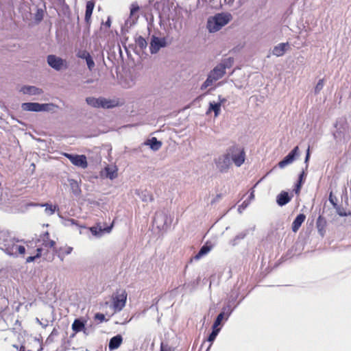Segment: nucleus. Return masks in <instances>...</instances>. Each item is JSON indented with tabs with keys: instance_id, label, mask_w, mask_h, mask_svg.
Returning <instances> with one entry per match:
<instances>
[{
	"instance_id": "nucleus-1",
	"label": "nucleus",
	"mask_w": 351,
	"mask_h": 351,
	"mask_svg": "<svg viewBox=\"0 0 351 351\" xmlns=\"http://www.w3.org/2000/svg\"><path fill=\"white\" fill-rule=\"evenodd\" d=\"M232 19L230 13H218L208 19L207 29L210 32H216L227 25Z\"/></svg>"
},
{
	"instance_id": "nucleus-2",
	"label": "nucleus",
	"mask_w": 351,
	"mask_h": 351,
	"mask_svg": "<svg viewBox=\"0 0 351 351\" xmlns=\"http://www.w3.org/2000/svg\"><path fill=\"white\" fill-rule=\"evenodd\" d=\"M47 63L53 69L60 71L63 69H66L68 68L67 62L65 60L61 58L57 57L55 55H49L47 56Z\"/></svg>"
},
{
	"instance_id": "nucleus-3",
	"label": "nucleus",
	"mask_w": 351,
	"mask_h": 351,
	"mask_svg": "<svg viewBox=\"0 0 351 351\" xmlns=\"http://www.w3.org/2000/svg\"><path fill=\"white\" fill-rule=\"evenodd\" d=\"M18 241V240L14 239L10 245H7L5 252L10 256H18L19 255H24L26 251L25 247L17 245L16 243Z\"/></svg>"
},
{
	"instance_id": "nucleus-4",
	"label": "nucleus",
	"mask_w": 351,
	"mask_h": 351,
	"mask_svg": "<svg viewBox=\"0 0 351 351\" xmlns=\"http://www.w3.org/2000/svg\"><path fill=\"white\" fill-rule=\"evenodd\" d=\"M63 155L75 166L80 167L83 169L88 167L86 157L84 155H73L68 153H64Z\"/></svg>"
},
{
	"instance_id": "nucleus-5",
	"label": "nucleus",
	"mask_w": 351,
	"mask_h": 351,
	"mask_svg": "<svg viewBox=\"0 0 351 351\" xmlns=\"http://www.w3.org/2000/svg\"><path fill=\"white\" fill-rule=\"evenodd\" d=\"M167 46V40L165 38H158L154 35L152 36L149 50L152 54L156 53L158 51Z\"/></svg>"
},
{
	"instance_id": "nucleus-6",
	"label": "nucleus",
	"mask_w": 351,
	"mask_h": 351,
	"mask_svg": "<svg viewBox=\"0 0 351 351\" xmlns=\"http://www.w3.org/2000/svg\"><path fill=\"white\" fill-rule=\"evenodd\" d=\"M230 151L232 154V160L234 163L240 167L245 161V152L243 149L233 146Z\"/></svg>"
},
{
	"instance_id": "nucleus-7",
	"label": "nucleus",
	"mask_w": 351,
	"mask_h": 351,
	"mask_svg": "<svg viewBox=\"0 0 351 351\" xmlns=\"http://www.w3.org/2000/svg\"><path fill=\"white\" fill-rule=\"evenodd\" d=\"M127 300V293L123 291L120 294L113 298V308L114 312L121 311L125 306Z\"/></svg>"
},
{
	"instance_id": "nucleus-8",
	"label": "nucleus",
	"mask_w": 351,
	"mask_h": 351,
	"mask_svg": "<svg viewBox=\"0 0 351 351\" xmlns=\"http://www.w3.org/2000/svg\"><path fill=\"white\" fill-rule=\"evenodd\" d=\"M33 244L34 243L31 241L26 242L27 251L30 254V256L26 258V263L33 262L36 258L41 256L43 249L37 247L34 252L33 249L36 246H33Z\"/></svg>"
},
{
	"instance_id": "nucleus-9",
	"label": "nucleus",
	"mask_w": 351,
	"mask_h": 351,
	"mask_svg": "<svg viewBox=\"0 0 351 351\" xmlns=\"http://www.w3.org/2000/svg\"><path fill=\"white\" fill-rule=\"evenodd\" d=\"M95 5V0L88 1L86 3V10L84 15V21L86 25L89 27L92 23V14Z\"/></svg>"
},
{
	"instance_id": "nucleus-10",
	"label": "nucleus",
	"mask_w": 351,
	"mask_h": 351,
	"mask_svg": "<svg viewBox=\"0 0 351 351\" xmlns=\"http://www.w3.org/2000/svg\"><path fill=\"white\" fill-rule=\"evenodd\" d=\"M299 148L298 146L293 148V149L284 158L283 160L278 162V167L280 168H284L289 164H291L295 159V156L298 154Z\"/></svg>"
},
{
	"instance_id": "nucleus-11",
	"label": "nucleus",
	"mask_w": 351,
	"mask_h": 351,
	"mask_svg": "<svg viewBox=\"0 0 351 351\" xmlns=\"http://www.w3.org/2000/svg\"><path fill=\"white\" fill-rule=\"evenodd\" d=\"M226 66L223 64H220L215 66L210 73L209 75L213 80L217 81L221 79L226 73Z\"/></svg>"
},
{
	"instance_id": "nucleus-12",
	"label": "nucleus",
	"mask_w": 351,
	"mask_h": 351,
	"mask_svg": "<svg viewBox=\"0 0 351 351\" xmlns=\"http://www.w3.org/2000/svg\"><path fill=\"white\" fill-rule=\"evenodd\" d=\"M230 165V159L229 154L220 157L217 162V166L221 172L226 171Z\"/></svg>"
},
{
	"instance_id": "nucleus-13",
	"label": "nucleus",
	"mask_w": 351,
	"mask_h": 351,
	"mask_svg": "<svg viewBox=\"0 0 351 351\" xmlns=\"http://www.w3.org/2000/svg\"><path fill=\"white\" fill-rule=\"evenodd\" d=\"M15 238L12 237L7 232H0V246L1 248L5 252L6 250L7 245H10Z\"/></svg>"
},
{
	"instance_id": "nucleus-14",
	"label": "nucleus",
	"mask_w": 351,
	"mask_h": 351,
	"mask_svg": "<svg viewBox=\"0 0 351 351\" xmlns=\"http://www.w3.org/2000/svg\"><path fill=\"white\" fill-rule=\"evenodd\" d=\"M112 227L113 223L110 226L104 228H102V226L100 225V223H97V226L90 227L89 230L94 236L99 237L101 236V234L104 232L109 233L112 230Z\"/></svg>"
},
{
	"instance_id": "nucleus-15",
	"label": "nucleus",
	"mask_w": 351,
	"mask_h": 351,
	"mask_svg": "<svg viewBox=\"0 0 351 351\" xmlns=\"http://www.w3.org/2000/svg\"><path fill=\"white\" fill-rule=\"evenodd\" d=\"M86 321L82 319H75L72 324V330L75 332H84L86 333L85 324Z\"/></svg>"
},
{
	"instance_id": "nucleus-16",
	"label": "nucleus",
	"mask_w": 351,
	"mask_h": 351,
	"mask_svg": "<svg viewBox=\"0 0 351 351\" xmlns=\"http://www.w3.org/2000/svg\"><path fill=\"white\" fill-rule=\"evenodd\" d=\"M123 342V337L121 335H117L112 337L109 341L108 348L110 350H114L120 347Z\"/></svg>"
},
{
	"instance_id": "nucleus-17",
	"label": "nucleus",
	"mask_w": 351,
	"mask_h": 351,
	"mask_svg": "<svg viewBox=\"0 0 351 351\" xmlns=\"http://www.w3.org/2000/svg\"><path fill=\"white\" fill-rule=\"evenodd\" d=\"M306 219V215L303 213L299 214L292 223V231L296 232L300 229L301 225Z\"/></svg>"
},
{
	"instance_id": "nucleus-18",
	"label": "nucleus",
	"mask_w": 351,
	"mask_h": 351,
	"mask_svg": "<svg viewBox=\"0 0 351 351\" xmlns=\"http://www.w3.org/2000/svg\"><path fill=\"white\" fill-rule=\"evenodd\" d=\"M21 91L24 94L30 95H37L43 93L41 89L33 86H24L21 88Z\"/></svg>"
},
{
	"instance_id": "nucleus-19",
	"label": "nucleus",
	"mask_w": 351,
	"mask_h": 351,
	"mask_svg": "<svg viewBox=\"0 0 351 351\" xmlns=\"http://www.w3.org/2000/svg\"><path fill=\"white\" fill-rule=\"evenodd\" d=\"M316 227L319 234L324 237L326 233V221L324 217L319 216L317 222Z\"/></svg>"
},
{
	"instance_id": "nucleus-20",
	"label": "nucleus",
	"mask_w": 351,
	"mask_h": 351,
	"mask_svg": "<svg viewBox=\"0 0 351 351\" xmlns=\"http://www.w3.org/2000/svg\"><path fill=\"white\" fill-rule=\"evenodd\" d=\"M289 47L288 43H280L277 46H275L273 49V54L279 57L284 55L285 51L287 49V47Z\"/></svg>"
},
{
	"instance_id": "nucleus-21",
	"label": "nucleus",
	"mask_w": 351,
	"mask_h": 351,
	"mask_svg": "<svg viewBox=\"0 0 351 351\" xmlns=\"http://www.w3.org/2000/svg\"><path fill=\"white\" fill-rule=\"evenodd\" d=\"M119 105V102L114 99H107L101 97L100 108H112Z\"/></svg>"
},
{
	"instance_id": "nucleus-22",
	"label": "nucleus",
	"mask_w": 351,
	"mask_h": 351,
	"mask_svg": "<svg viewBox=\"0 0 351 351\" xmlns=\"http://www.w3.org/2000/svg\"><path fill=\"white\" fill-rule=\"evenodd\" d=\"M291 201V197L289 196V194L286 191H282L277 196V203L279 206H284L288 204Z\"/></svg>"
},
{
	"instance_id": "nucleus-23",
	"label": "nucleus",
	"mask_w": 351,
	"mask_h": 351,
	"mask_svg": "<svg viewBox=\"0 0 351 351\" xmlns=\"http://www.w3.org/2000/svg\"><path fill=\"white\" fill-rule=\"evenodd\" d=\"M22 108L25 111L39 112L40 104L33 102L23 103Z\"/></svg>"
},
{
	"instance_id": "nucleus-24",
	"label": "nucleus",
	"mask_w": 351,
	"mask_h": 351,
	"mask_svg": "<svg viewBox=\"0 0 351 351\" xmlns=\"http://www.w3.org/2000/svg\"><path fill=\"white\" fill-rule=\"evenodd\" d=\"M225 99H223L221 102L219 103H213L210 102L209 104V108L207 111V114L210 113L212 110L215 112V117H217L221 111V103L223 102Z\"/></svg>"
},
{
	"instance_id": "nucleus-25",
	"label": "nucleus",
	"mask_w": 351,
	"mask_h": 351,
	"mask_svg": "<svg viewBox=\"0 0 351 351\" xmlns=\"http://www.w3.org/2000/svg\"><path fill=\"white\" fill-rule=\"evenodd\" d=\"M145 144L149 145L150 148L154 151L158 150L162 146V143L158 141L156 137L147 140Z\"/></svg>"
},
{
	"instance_id": "nucleus-26",
	"label": "nucleus",
	"mask_w": 351,
	"mask_h": 351,
	"mask_svg": "<svg viewBox=\"0 0 351 351\" xmlns=\"http://www.w3.org/2000/svg\"><path fill=\"white\" fill-rule=\"evenodd\" d=\"M105 173L106 178L113 180L117 177V169L115 167H105Z\"/></svg>"
},
{
	"instance_id": "nucleus-27",
	"label": "nucleus",
	"mask_w": 351,
	"mask_h": 351,
	"mask_svg": "<svg viewBox=\"0 0 351 351\" xmlns=\"http://www.w3.org/2000/svg\"><path fill=\"white\" fill-rule=\"evenodd\" d=\"M333 208L336 210L337 215L340 217H348L351 215L350 210H346L344 208L338 205V204H337V206H333Z\"/></svg>"
},
{
	"instance_id": "nucleus-28",
	"label": "nucleus",
	"mask_w": 351,
	"mask_h": 351,
	"mask_svg": "<svg viewBox=\"0 0 351 351\" xmlns=\"http://www.w3.org/2000/svg\"><path fill=\"white\" fill-rule=\"evenodd\" d=\"M87 104L94 108H100L101 97L95 98L93 97H87L86 99Z\"/></svg>"
},
{
	"instance_id": "nucleus-29",
	"label": "nucleus",
	"mask_w": 351,
	"mask_h": 351,
	"mask_svg": "<svg viewBox=\"0 0 351 351\" xmlns=\"http://www.w3.org/2000/svg\"><path fill=\"white\" fill-rule=\"evenodd\" d=\"M211 250V247L210 246H208L207 245H203L201 249L199 250V251L198 252V253L195 256V258L196 260H198L200 258H202L204 255L206 254L207 253H208Z\"/></svg>"
},
{
	"instance_id": "nucleus-30",
	"label": "nucleus",
	"mask_w": 351,
	"mask_h": 351,
	"mask_svg": "<svg viewBox=\"0 0 351 351\" xmlns=\"http://www.w3.org/2000/svg\"><path fill=\"white\" fill-rule=\"evenodd\" d=\"M73 250V247L66 246L60 247L58 251V256L62 260L65 255L71 254Z\"/></svg>"
},
{
	"instance_id": "nucleus-31",
	"label": "nucleus",
	"mask_w": 351,
	"mask_h": 351,
	"mask_svg": "<svg viewBox=\"0 0 351 351\" xmlns=\"http://www.w3.org/2000/svg\"><path fill=\"white\" fill-rule=\"evenodd\" d=\"M135 43L141 50L146 49L147 46L146 40L141 36H138L135 38Z\"/></svg>"
},
{
	"instance_id": "nucleus-32",
	"label": "nucleus",
	"mask_w": 351,
	"mask_h": 351,
	"mask_svg": "<svg viewBox=\"0 0 351 351\" xmlns=\"http://www.w3.org/2000/svg\"><path fill=\"white\" fill-rule=\"evenodd\" d=\"M141 198L143 202H152L154 199L152 193L147 190L141 192Z\"/></svg>"
},
{
	"instance_id": "nucleus-33",
	"label": "nucleus",
	"mask_w": 351,
	"mask_h": 351,
	"mask_svg": "<svg viewBox=\"0 0 351 351\" xmlns=\"http://www.w3.org/2000/svg\"><path fill=\"white\" fill-rule=\"evenodd\" d=\"M43 245L45 247L47 248H53L55 249L56 242L49 238V234H47V237L46 239H43Z\"/></svg>"
},
{
	"instance_id": "nucleus-34",
	"label": "nucleus",
	"mask_w": 351,
	"mask_h": 351,
	"mask_svg": "<svg viewBox=\"0 0 351 351\" xmlns=\"http://www.w3.org/2000/svg\"><path fill=\"white\" fill-rule=\"evenodd\" d=\"M306 176V174L304 171L301 172V173L299 176V180L298 182L296 184V189H295V193H298L301 189L302 184L304 182V179Z\"/></svg>"
},
{
	"instance_id": "nucleus-35",
	"label": "nucleus",
	"mask_w": 351,
	"mask_h": 351,
	"mask_svg": "<svg viewBox=\"0 0 351 351\" xmlns=\"http://www.w3.org/2000/svg\"><path fill=\"white\" fill-rule=\"evenodd\" d=\"M55 106L53 104H40V111H50L54 108Z\"/></svg>"
},
{
	"instance_id": "nucleus-36",
	"label": "nucleus",
	"mask_w": 351,
	"mask_h": 351,
	"mask_svg": "<svg viewBox=\"0 0 351 351\" xmlns=\"http://www.w3.org/2000/svg\"><path fill=\"white\" fill-rule=\"evenodd\" d=\"M219 331H220V328H213V331L208 336V341L212 343L213 341L215 339V338L217 336Z\"/></svg>"
},
{
	"instance_id": "nucleus-37",
	"label": "nucleus",
	"mask_w": 351,
	"mask_h": 351,
	"mask_svg": "<svg viewBox=\"0 0 351 351\" xmlns=\"http://www.w3.org/2000/svg\"><path fill=\"white\" fill-rule=\"evenodd\" d=\"M223 317H224V313L223 312L220 313L217 315V317L213 324V328H219L218 326H219L221 324V322H222Z\"/></svg>"
},
{
	"instance_id": "nucleus-38",
	"label": "nucleus",
	"mask_w": 351,
	"mask_h": 351,
	"mask_svg": "<svg viewBox=\"0 0 351 351\" xmlns=\"http://www.w3.org/2000/svg\"><path fill=\"white\" fill-rule=\"evenodd\" d=\"M43 206H45V211L50 215L53 214L56 209V206H53V205L49 204L47 203L43 204Z\"/></svg>"
},
{
	"instance_id": "nucleus-39",
	"label": "nucleus",
	"mask_w": 351,
	"mask_h": 351,
	"mask_svg": "<svg viewBox=\"0 0 351 351\" xmlns=\"http://www.w3.org/2000/svg\"><path fill=\"white\" fill-rule=\"evenodd\" d=\"M90 56V53L86 50L79 51L77 54L78 58L85 60H86Z\"/></svg>"
},
{
	"instance_id": "nucleus-40",
	"label": "nucleus",
	"mask_w": 351,
	"mask_h": 351,
	"mask_svg": "<svg viewBox=\"0 0 351 351\" xmlns=\"http://www.w3.org/2000/svg\"><path fill=\"white\" fill-rule=\"evenodd\" d=\"M323 86H324V79H321L319 80V82H317V84H316L315 87V93L316 94L319 93L321 90L323 88Z\"/></svg>"
},
{
	"instance_id": "nucleus-41",
	"label": "nucleus",
	"mask_w": 351,
	"mask_h": 351,
	"mask_svg": "<svg viewBox=\"0 0 351 351\" xmlns=\"http://www.w3.org/2000/svg\"><path fill=\"white\" fill-rule=\"evenodd\" d=\"M139 6L136 3H132L130 8V16H134L138 10Z\"/></svg>"
},
{
	"instance_id": "nucleus-42",
	"label": "nucleus",
	"mask_w": 351,
	"mask_h": 351,
	"mask_svg": "<svg viewBox=\"0 0 351 351\" xmlns=\"http://www.w3.org/2000/svg\"><path fill=\"white\" fill-rule=\"evenodd\" d=\"M328 200L330 203L332 204V206H337V199L335 195H334L333 192L331 191L329 194Z\"/></svg>"
},
{
	"instance_id": "nucleus-43",
	"label": "nucleus",
	"mask_w": 351,
	"mask_h": 351,
	"mask_svg": "<svg viewBox=\"0 0 351 351\" xmlns=\"http://www.w3.org/2000/svg\"><path fill=\"white\" fill-rule=\"evenodd\" d=\"M86 64H87V66H88V68L89 69L90 71H91L94 66H95V62L92 58V57L90 56L86 60Z\"/></svg>"
},
{
	"instance_id": "nucleus-44",
	"label": "nucleus",
	"mask_w": 351,
	"mask_h": 351,
	"mask_svg": "<svg viewBox=\"0 0 351 351\" xmlns=\"http://www.w3.org/2000/svg\"><path fill=\"white\" fill-rule=\"evenodd\" d=\"M160 351H173V349L168 344L161 343L160 346Z\"/></svg>"
},
{
	"instance_id": "nucleus-45",
	"label": "nucleus",
	"mask_w": 351,
	"mask_h": 351,
	"mask_svg": "<svg viewBox=\"0 0 351 351\" xmlns=\"http://www.w3.org/2000/svg\"><path fill=\"white\" fill-rule=\"evenodd\" d=\"M95 320H99L100 322H103L106 321L105 315L102 313H97L95 315L94 317Z\"/></svg>"
},
{
	"instance_id": "nucleus-46",
	"label": "nucleus",
	"mask_w": 351,
	"mask_h": 351,
	"mask_svg": "<svg viewBox=\"0 0 351 351\" xmlns=\"http://www.w3.org/2000/svg\"><path fill=\"white\" fill-rule=\"evenodd\" d=\"M215 80H213L212 77H210V75H208L206 80L204 82V86L205 87H207V86H210L213 82H215Z\"/></svg>"
},
{
	"instance_id": "nucleus-47",
	"label": "nucleus",
	"mask_w": 351,
	"mask_h": 351,
	"mask_svg": "<svg viewBox=\"0 0 351 351\" xmlns=\"http://www.w3.org/2000/svg\"><path fill=\"white\" fill-rule=\"evenodd\" d=\"M102 25L106 28V29H109L111 26V17L110 16H108L106 21L104 22V23H102Z\"/></svg>"
},
{
	"instance_id": "nucleus-48",
	"label": "nucleus",
	"mask_w": 351,
	"mask_h": 351,
	"mask_svg": "<svg viewBox=\"0 0 351 351\" xmlns=\"http://www.w3.org/2000/svg\"><path fill=\"white\" fill-rule=\"evenodd\" d=\"M222 198L221 194H217L211 201V204H214Z\"/></svg>"
},
{
	"instance_id": "nucleus-49",
	"label": "nucleus",
	"mask_w": 351,
	"mask_h": 351,
	"mask_svg": "<svg viewBox=\"0 0 351 351\" xmlns=\"http://www.w3.org/2000/svg\"><path fill=\"white\" fill-rule=\"evenodd\" d=\"M309 158H310V149L308 147V149H307L306 156V158H305V162L306 163L308 161Z\"/></svg>"
},
{
	"instance_id": "nucleus-50",
	"label": "nucleus",
	"mask_w": 351,
	"mask_h": 351,
	"mask_svg": "<svg viewBox=\"0 0 351 351\" xmlns=\"http://www.w3.org/2000/svg\"><path fill=\"white\" fill-rule=\"evenodd\" d=\"M343 193L345 194L346 196H347V188L346 186L343 189ZM346 199L348 200V197H346Z\"/></svg>"
},
{
	"instance_id": "nucleus-51",
	"label": "nucleus",
	"mask_w": 351,
	"mask_h": 351,
	"mask_svg": "<svg viewBox=\"0 0 351 351\" xmlns=\"http://www.w3.org/2000/svg\"><path fill=\"white\" fill-rule=\"evenodd\" d=\"M250 197V198H254V191H252Z\"/></svg>"
},
{
	"instance_id": "nucleus-52",
	"label": "nucleus",
	"mask_w": 351,
	"mask_h": 351,
	"mask_svg": "<svg viewBox=\"0 0 351 351\" xmlns=\"http://www.w3.org/2000/svg\"><path fill=\"white\" fill-rule=\"evenodd\" d=\"M19 351H25V348H24V346H21V347L20 348Z\"/></svg>"
}]
</instances>
